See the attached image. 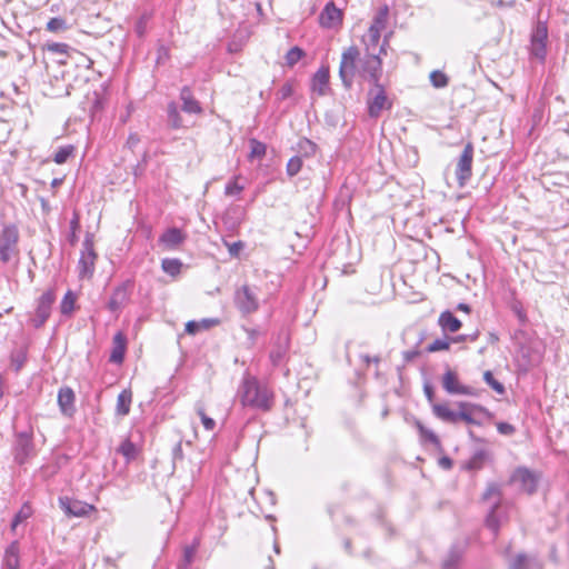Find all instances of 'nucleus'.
Segmentation results:
<instances>
[{
	"mask_svg": "<svg viewBox=\"0 0 569 569\" xmlns=\"http://www.w3.org/2000/svg\"><path fill=\"white\" fill-rule=\"evenodd\" d=\"M442 387L450 395H475L472 388L461 385L457 373L450 369H448L442 377Z\"/></svg>",
	"mask_w": 569,
	"mask_h": 569,
	"instance_id": "2eb2a0df",
	"label": "nucleus"
},
{
	"mask_svg": "<svg viewBox=\"0 0 569 569\" xmlns=\"http://www.w3.org/2000/svg\"><path fill=\"white\" fill-rule=\"evenodd\" d=\"M473 151L472 143L468 142L458 159L456 178L460 187H465L472 176Z\"/></svg>",
	"mask_w": 569,
	"mask_h": 569,
	"instance_id": "9b49d317",
	"label": "nucleus"
},
{
	"mask_svg": "<svg viewBox=\"0 0 569 569\" xmlns=\"http://www.w3.org/2000/svg\"><path fill=\"white\" fill-rule=\"evenodd\" d=\"M12 452L14 461L20 466L34 456L32 430L16 432Z\"/></svg>",
	"mask_w": 569,
	"mask_h": 569,
	"instance_id": "423d86ee",
	"label": "nucleus"
},
{
	"mask_svg": "<svg viewBox=\"0 0 569 569\" xmlns=\"http://www.w3.org/2000/svg\"><path fill=\"white\" fill-rule=\"evenodd\" d=\"M483 380L488 386H490L497 393L503 395L506 392L505 386L495 379L491 371L487 370L483 373Z\"/></svg>",
	"mask_w": 569,
	"mask_h": 569,
	"instance_id": "58836bf2",
	"label": "nucleus"
},
{
	"mask_svg": "<svg viewBox=\"0 0 569 569\" xmlns=\"http://www.w3.org/2000/svg\"><path fill=\"white\" fill-rule=\"evenodd\" d=\"M200 330V322L189 321L186 325V332L189 335H196Z\"/></svg>",
	"mask_w": 569,
	"mask_h": 569,
	"instance_id": "052dcab7",
	"label": "nucleus"
},
{
	"mask_svg": "<svg viewBox=\"0 0 569 569\" xmlns=\"http://www.w3.org/2000/svg\"><path fill=\"white\" fill-rule=\"evenodd\" d=\"M360 359L366 363V366H369L371 362L378 365L381 360L379 356L370 357L369 355H361Z\"/></svg>",
	"mask_w": 569,
	"mask_h": 569,
	"instance_id": "e2e57ef3",
	"label": "nucleus"
},
{
	"mask_svg": "<svg viewBox=\"0 0 569 569\" xmlns=\"http://www.w3.org/2000/svg\"><path fill=\"white\" fill-rule=\"evenodd\" d=\"M497 430L505 436H511L516 431L515 427L508 422H498Z\"/></svg>",
	"mask_w": 569,
	"mask_h": 569,
	"instance_id": "5fc2aeb1",
	"label": "nucleus"
},
{
	"mask_svg": "<svg viewBox=\"0 0 569 569\" xmlns=\"http://www.w3.org/2000/svg\"><path fill=\"white\" fill-rule=\"evenodd\" d=\"M510 481L519 485L522 491L532 495L537 491L539 477L528 468L521 467L515 470Z\"/></svg>",
	"mask_w": 569,
	"mask_h": 569,
	"instance_id": "ddd939ff",
	"label": "nucleus"
},
{
	"mask_svg": "<svg viewBox=\"0 0 569 569\" xmlns=\"http://www.w3.org/2000/svg\"><path fill=\"white\" fill-rule=\"evenodd\" d=\"M43 49L56 54L67 56L69 54L70 50H73L69 44L60 42H48L43 44Z\"/></svg>",
	"mask_w": 569,
	"mask_h": 569,
	"instance_id": "4c0bfd02",
	"label": "nucleus"
},
{
	"mask_svg": "<svg viewBox=\"0 0 569 569\" xmlns=\"http://www.w3.org/2000/svg\"><path fill=\"white\" fill-rule=\"evenodd\" d=\"M512 311L516 313L519 322L521 325H526V322L528 321V318H527V315H526L523 308L521 307V305H519V303L513 305Z\"/></svg>",
	"mask_w": 569,
	"mask_h": 569,
	"instance_id": "6e6d98bb",
	"label": "nucleus"
},
{
	"mask_svg": "<svg viewBox=\"0 0 569 569\" xmlns=\"http://www.w3.org/2000/svg\"><path fill=\"white\" fill-rule=\"evenodd\" d=\"M388 18V7L385 6L381 8L378 13L376 14L372 23L370 27H376L378 31H382L386 27Z\"/></svg>",
	"mask_w": 569,
	"mask_h": 569,
	"instance_id": "ea45409f",
	"label": "nucleus"
},
{
	"mask_svg": "<svg viewBox=\"0 0 569 569\" xmlns=\"http://www.w3.org/2000/svg\"><path fill=\"white\" fill-rule=\"evenodd\" d=\"M56 301V293L53 289H48L44 291L37 301V308L34 312V317L30 319L31 325L39 329L41 328L46 321L49 319L51 315L52 305Z\"/></svg>",
	"mask_w": 569,
	"mask_h": 569,
	"instance_id": "1a4fd4ad",
	"label": "nucleus"
},
{
	"mask_svg": "<svg viewBox=\"0 0 569 569\" xmlns=\"http://www.w3.org/2000/svg\"><path fill=\"white\" fill-rule=\"evenodd\" d=\"M168 122L173 129H180L183 127L182 118L179 113L178 106L176 102H170L167 108Z\"/></svg>",
	"mask_w": 569,
	"mask_h": 569,
	"instance_id": "c85d7f7f",
	"label": "nucleus"
},
{
	"mask_svg": "<svg viewBox=\"0 0 569 569\" xmlns=\"http://www.w3.org/2000/svg\"><path fill=\"white\" fill-rule=\"evenodd\" d=\"M241 403L262 411L272 407V393L253 377H246L239 389Z\"/></svg>",
	"mask_w": 569,
	"mask_h": 569,
	"instance_id": "7ed1b4c3",
	"label": "nucleus"
},
{
	"mask_svg": "<svg viewBox=\"0 0 569 569\" xmlns=\"http://www.w3.org/2000/svg\"><path fill=\"white\" fill-rule=\"evenodd\" d=\"M76 395L74 391L70 387H62L58 392V405L60 411L66 417H72L76 412L74 407Z\"/></svg>",
	"mask_w": 569,
	"mask_h": 569,
	"instance_id": "f3484780",
	"label": "nucleus"
},
{
	"mask_svg": "<svg viewBox=\"0 0 569 569\" xmlns=\"http://www.w3.org/2000/svg\"><path fill=\"white\" fill-rule=\"evenodd\" d=\"M380 36L381 31H378L376 27H369L362 38V42L366 47L362 56L356 46H350L343 50L339 67V77L346 89H351L357 72H365V67L371 59L377 60L380 68H382L381 54H386L387 41L385 40L383 43L380 44Z\"/></svg>",
	"mask_w": 569,
	"mask_h": 569,
	"instance_id": "f257e3e1",
	"label": "nucleus"
},
{
	"mask_svg": "<svg viewBox=\"0 0 569 569\" xmlns=\"http://www.w3.org/2000/svg\"><path fill=\"white\" fill-rule=\"evenodd\" d=\"M433 415L440 420L449 423L458 422V412L452 411L447 405L433 403L432 405Z\"/></svg>",
	"mask_w": 569,
	"mask_h": 569,
	"instance_id": "a878e982",
	"label": "nucleus"
},
{
	"mask_svg": "<svg viewBox=\"0 0 569 569\" xmlns=\"http://www.w3.org/2000/svg\"><path fill=\"white\" fill-rule=\"evenodd\" d=\"M319 19L322 27H336L341 22V11L333 4V2H329L320 13Z\"/></svg>",
	"mask_w": 569,
	"mask_h": 569,
	"instance_id": "6ab92c4d",
	"label": "nucleus"
},
{
	"mask_svg": "<svg viewBox=\"0 0 569 569\" xmlns=\"http://www.w3.org/2000/svg\"><path fill=\"white\" fill-rule=\"evenodd\" d=\"M289 347V336L281 333L278 336L277 341L270 352V360L273 366H278L284 358Z\"/></svg>",
	"mask_w": 569,
	"mask_h": 569,
	"instance_id": "aec40b11",
	"label": "nucleus"
},
{
	"mask_svg": "<svg viewBox=\"0 0 569 569\" xmlns=\"http://www.w3.org/2000/svg\"><path fill=\"white\" fill-rule=\"evenodd\" d=\"M140 143V137L138 133L136 132H132L129 134L128 139H127V142H126V147L130 150H134V148Z\"/></svg>",
	"mask_w": 569,
	"mask_h": 569,
	"instance_id": "4d7b16f0",
	"label": "nucleus"
},
{
	"mask_svg": "<svg viewBox=\"0 0 569 569\" xmlns=\"http://www.w3.org/2000/svg\"><path fill=\"white\" fill-rule=\"evenodd\" d=\"M169 57V50L164 46H160L158 49V59L157 62L160 63L163 59Z\"/></svg>",
	"mask_w": 569,
	"mask_h": 569,
	"instance_id": "69168bd1",
	"label": "nucleus"
},
{
	"mask_svg": "<svg viewBox=\"0 0 569 569\" xmlns=\"http://www.w3.org/2000/svg\"><path fill=\"white\" fill-rule=\"evenodd\" d=\"M305 52L299 47L291 48L286 54V63L289 67L295 66L302 57Z\"/></svg>",
	"mask_w": 569,
	"mask_h": 569,
	"instance_id": "c03bdc74",
	"label": "nucleus"
},
{
	"mask_svg": "<svg viewBox=\"0 0 569 569\" xmlns=\"http://www.w3.org/2000/svg\"><path fill=\"white\" fill-rule=\"evenodd\" d=\"M131 402H132L131 390H129V389L122 390L117 398L116 413L121 417L127 416L130 412Z\"/></svg>",
	"mask_w": 569,
	"mask_h": 569,
	"instance_id": "393cba45",
	"label": "nucleus"
},
{
	"mask_svg": "<svg viewBox=\"0 0 569 569\" xmlns=\"http://www.w3.org/2000/svg\"><path fill=\"white\" fill-rule=\"evenodd\" d=\"M47 30L53 33L64 32L68 29L67 21L63 18H51L47 22Z\"/></svg>",
	"mask_w": 569,
	"mask_h": 569,
	"instance_id": "e433bc0d",
	"label": "nucleus"
},
{
	"mask_svg": "<svg viewBox=\"0 0 569 569\" xmlns=\"http://www.w3.org/2000/svg\"><path fill=\"white\" fill-rule=\"evenodd\" d=\"M19 239V229L13 223L4 224L0 230V261L3 264L18 263L20 258Z\"/></svg>",
	"mask_w": 569,
	"mask_h": 569,
	"instance_id": "39448f33",
	"label": "nucleus"
},
{
	"mask_svg": "<svg viewBox=\"0 0 569 569\" xmlns=\"http://www.w3.org/2000/svg\"><path fill=\"white\" fill-rule=\"evenodd\" d=\"M449 347H450L449 341H447L445 339H436L433 342H431L427 347V350L429 352H437V351H441V350H448Z\"/></svg>",
	"mask_w": 569,
	"mask_h": 569,
	"instance_id": "8fccbe9b",
	"label": "nucleus"
},
{
	"mask_svg": "<svg viewBox=\"0 0 569 569\" xmlns=\"http://www.w3.org/2000/svg\"><path fill=\"white\" fill-rule=\"evenodd\" d=\"M112 345V351L109 360L113 363H121L124 359V352L127 348V339L122 332L114 335Z\"/></svg>",
	"mask_w": 569,
	"mask_h": 569,
	"instance_id": "4be33fe9",
	"label": "nucleus"
},
{
	"mask_svg": "<svg viewBox=\"0 0 569 569\" xmlns=\"http://www.w3.org/2000/svg\"><path fill=\"white\" fill-rule=\"evenodd\" d=\"M244 331L247 332L248 338L251 341V343H254L256 339L260 335L259 330H257V329L246 328Z\"/></svg>",
	"mask_w": 569,
	"mask_h": 569,
	"instance_id": "338daca9",
	"label": "nucleus"
},
{
	"mask_svg": "<svg viewBox=\"0 0 569 569\" xmlns=\"http://www.w3.org/2000/svg\"><path fill=\"white\" fill-rule=\"evenodd\" d=\"M482 500L491 503L490 511L486 518V526L497 536L501 522L506 519L505 510L507 509V506L502 505L500 486L495 482L489 483L482 493Z\"/></svg>",
	"mask_w": 569,
	"mask_h": 569,
	"instance_id": "20e7f679",
	"label": "nucleus"
},
{
	"mask_svg": "<svg viewBox=\"0 0 569 569\" xmlns=\"http://www.w3.org/2000/svg\"><path fill=\"white\" fill-rule=\"evenodd\" d=\"M382 68L377 60L371 59L365 67V72H357L362 79L372 83L367 93V107L370 118L377 119L383 110L392 107L391 100L388 98L385 87L380 83Z\"/></svg>",
	"mask_w": 569,
	"mask_h": 569,
	"instance_id": "f03ea898",
	"label": "nucleus"
},
{
	"mask_svg": "<svg viewBox=\"0 0 569 569\" xmlns=\"http://www.w3.org/2000/svg\"><path fill=\"white\" fill-rule=\"evenodd\" d=\"M234 305L243 316L256 312L259 309L256 288L247 284L238 288L234 292Z\"/></svg>",
	"mask_w": 569,
	"mask_h": 569,
	"instance_id": "6e6552de",
	"label": "nucleus"
},
{
	"mask_svg": "<svg viewBox=\"0 0 569 569\" xmlns=\"http://www.w3.org/2000/svg\"><path fill=\"white\" fill-rule=\"evenodd\" d=\"M486 459V452L485 451H478L476 452L470 460L468 461V468L472 470H478L482 467L483 461Z\"/></svg>",
	"mask_w": 569,
	"mask_h": 569,
	"instance_id": "09e8293b",
	"label": "nucleus"
},
{
	"mask_svg": "<svg viewBox=\"0 0 569 569\" xmlns=\"http://www.w3.org/2000/svg\"><path fill=\"white\" fill-rule=\"evenodd\" d=\"M133 286L134 283L130 279L117 286L110 296L107 308L114 313L121 311L130 301Z\"/></svg>",
	"mask_w": 569,
	"mask_h": 569,
	"instance_id": "9d476101",
	"label": "nucleus"
},
{
	"mask_svg": "<svg viewBox=\"0 0 569 569\" xmlns=\"http://www.w3.org/2000/svg\"><path fill=\"white\" fill-rule=\"evenodd\" d=\"M459 408H460V411H458V421L463 420L465 422H467L469 425H479V422L475 418H472L470 409H478V410L485 411V409L482 407L471 405L468 402H459Z\"/></svg>",
	"mask_w": 569,
	"mask_h": 569,
	"instance_id": "bb28decb",
	"label": "nucleus"
},
{
	"mask_svg": "<svg viewBox=\"0 0 569 569\" xmlns=\"http://www.w3.org/2000/svg\"><path fill=\"white\" fill-rule=\"evenodd\" d=\"M198 542L196 541L194 543H192L191 546H187L184 547L183 549V567L187 569L191 562L193 561L194 559V556H196V552H197V549H198Z\"/></svg>",
	"mask_w": 569,
	"mask_h": 569,
	"instance_id": "49530a36",
	"label": "nucleus"
},
{
	"mask_svg": "<svg viewBox=\"0 0 569 569\" xmlns=\"http://www.w3.org/2000/svg\"><path fill=\"white\" fill-rule=\"evenodd\" d=\"M330 72L329 67H321L312 77V91L319 96H325L329 89Z\"/></svg>",
	"mask_w": 569,
	"mask_h": 569,
	"instance_id": "a211bd4d",
	"label": "nucleus"
},
{
	"mask_svg": "<svg viewBox=\"0 0 569 569\" xmlns=\"http://www.w3.org/2000/svg\"><path fill=\"white\" fill-rule=\"evenodd\" d=\"M416 427H417V429L419 430L420 436H421L425 440H427V441H429L430 443L436 445V446H439V445H440V440H439L438 436H437L433 431H431V430L427 429V428L421 423V421L417 420V421H416Z\"/></svg>",
	"mask_w": 569,
	"mask_h": 569,
	"instance_id": "f704fd0d",
	"label": "nucleus"
},
{
	"mask_svg": "<svg viewBox=\"0 0 569 569\" xmlns=\"http://www.w3.org/2000/svg\"><path fill=\"white\" fill-rule=\"evenodd\" d=\"M117 451L124 457L127 463L134 460L138 456V448L129 438L121 442Z\"/></svg>",
	"mask_w": 569,
	"mask_h": 569,
	"instance_id": "cd10ccee",
	"label": "nucleus"
},
{
	"mask_svg": "<svg viewBox=\"0 0 569 569\" xmlns=\"http://www.w3.org/2000/svg\"><path fill=\"white\" fill-rule=\"evenodd\" d=\"M59 506L69 517H83L89 515L94 509L91 505L78 500H72L68 497H60Z\"/></svg>",
	"mask_w": 569,
	"mask_h": 569,
	"instance_id": "4468645a",
	"label": "nucleus"
},
{
	"mask_svg": "<svg viewBox=\"0 0 569 569\" xmlns=\"http://www.w3.org/2000/svg\"><path fill=\"white\" fill-rule=\"evenodd\" d=\"M147 19V16H142L136 24V31L139 36H143L144 33Z\"/></svg>",
	"mask_w": 569,
	"mask_h": 569,
	"instance_id": "680f3d73",
	"label": "nucleus"
},
{
	"mask_svg": "<svg viewBox=\"0 0 569 569\" xmlns=\"http://www.w3.org/2000/svg\"><path fill=\"white\" fill-rule=\"evenodd\" d=\"M242 248H243V243L241 241H237L231 244H228L229 253L232 257H237Z\"/></svg>",
	"mask_w": 569,
	"mask_h": 569,
	"instance_id": "bf43d9fd",
	"label": "nucleus"
},
{
	"mask_svg": "<svg viewBox=\"0 0 569 569\" xmlns=\"http://www.w3.org/2000/svg\"><path fill=\"white\" fill-rule=\"evenodd\" d=\"M74 303H76V296L73 295L72 291H68L61 303H60V311L62 315L64 316H69L72 313L73 309H74Z\"/></svg>",
	"mask_w": 569,
	"mask_h": 569,
	"instance_id": "72a5a7b5",
	"label": "nucleus"
},
{
	"mask_svg": "<svg viewBox=\"0 0 569 569\" xmlns=\"http://www.w3.org/2000/svg\"><path fill=\"white\" fill-rule=\"evenodd\" d=\"M73 152L74 147L72 144L62 146L53 154V161L57 164H63L73 154Z\"/></svg>",
	"mask_w": 569,
	"mask_h": 569,
	"instance_id": "2f4dec72",
	"label": "nucleus"
},
{
	"mask_svg": "<svg viewBox=\"0 0 569 569\" xmlns=\"http://www.w3.org/2000/svg\"><path fill=\"white\" fill-rule=\"evenodd\" d=\"M439 465L443 469L448 470V469H451V467H452V460L449 457L445 456L439 459Z\"/></svg>",
	"mask_w": 569,
	"mask_h": 569,
	"instance_id": "774afa93",
	"label": "nucleus"
},
{
	"mask_svg": "<svg viewBox=\"0 0 569 569\" xmlns=\"http://www.w3.org/2000/svg\"><path fill=\"white\" fill-rule=\"evenodd\" d=\"M180 99L182 101V110L187 113H201L202 108L198 100L194 99L191 89L184 86L180 90Z\"/></svg>",
	"mask_w": 569,
	"mask_h": 569,
	"instance_id": "412c9836",
	"label": "nucleus"
},
{
	"mask_svg": "<svg viewBox=\"0 0 569 569\" xmlns=\"http://www.w3.org/2000/svg\"><path fill=\"white\" fill-rule=\"evenodd\" d=\"M293 94V81L288 80L277 92V100L283 101Z\"/></svg>",
	"mask_w": 569,
	"mask_h": 569,
	"instance_id": "de8ad7c7",
	"label": "nucleus"
},
{
	"mask_svg": "<svg viewBox=\"0 0 569 569\" xmlns=\"http://www.w3.org/2000/svg\"><path fill=\"white\" fill-rule=\"evenodd\" d=\"M460 558V555L456 551H451L448 559L443 562V569H453Z\"/></svg>",
	"mask_w": 569,
	"mask_h": 569,
	"instance_id": "864d4df0",
	"label": "nucleus"
},
{
	"mask_svg": "<svg viewBox=\"0 0 569 569\" xmlns=\"http://www.w3.org/2000/svg\"><path fill=\"white\" fill-rule=\"evenodd\" d=\"M302 167V159L299 156H295L289 159L287 163V173L289 177H295L299 173Z\"/></svg>",
	"mask_w": 569,
	"mask_h": 569,
	"instance_id": "a18cd8bd",
	"label": "nucleus"
},
{
	"mask_svg": "<svg viewBox=\"0 0 569 569\" xmlns=\"http://www.w3.org/2000/svg\"><path fill=\"white\" fill-rule=\"evenodd\" d=\"M31 513H32L31 508L28 505H23L21 507V509L14 516L12 523H11V529L16 530L18 525L21 523L22 521L27 520L31 516Z\"/></svg>",
	"mask_w": 569,
	"mask_h": 569,
	"instance_id": "79ce46f5",
	"label": "nucleus"
},
{
	"mask_svg": "<svg viewBox=\"0 0 569 569\" xmlns=\"http://www.w3.org/2000/svg\"><path fill=\"white\" fill-rule=\"evenodd\" d=\"M423 391H425V395H426L428 401L432 402L433 398H435L433 387L431 385H429V383H426L423 386Z\"/></svg>",
	"mask_w": 569,
	"mask_h": 569,
	"instance_id": "0e129e2a",
	"label": "nucleus"
},
{
	"mask_svg": "<svg viewBox=\"0 0 569 569\" xmlns=\"http://www.w3.org/2000/svg\"><path fill=\"white\" fill-rule=\"evenodd\" d=\"M547 40V24L545 22L538 21L531 33V54L541 61L546 58Z\"/></svg>",
	"mask_w": 569,
	"mask_h": 569,
	"instance_id": "f8f14e48",
	"label": "nucleus"
},
{
	"mask_svg": "<svg viewBox=\"0 0 569 569\" xmlns=\"http://www.w3.org/2000/svg\"><path fill=\"white\" fill-rule=\"evenodd\" d=\"M196 411L200 417L203 427L209 431L213 430L216 427V421L206 415L204 408L201 403L196 405Z\"/></svg>",
	"mask_w": 569,
	"mask_h": 569,
	"instance_id": "37998d69",
	"label": "nucleus"
},
{
	"mask_svg": "<svg viewBox=\"0 0 569 569\" xmlns=\"http://www.w3.org/2000/svg\"><path fill=\"white\" fill-rule=\"evenodd\" d=\"M438 325L443 331L452 333L459 331L462 326L461 321L449 310L440 313Z\"/></svg>",
	"mask_w": 569,
	"mask_h": 569,
	"instance_id": "5701e85b",
	"label": "nucleus"
},
{
	"mask_svg": "<svg viewBox=\"0 0 569 569\" xmlns=\"http://www.w3.org/2000/svg\"><path fill=\"white\" fill-rule=\"evenodd\" d=\"M509 569H527V558L525 555H518L510 563Z\"/></svg>",
	"mask_w": 569,
	"mask_h": 569,
	"instance_id": "603ef678",
	"label": "nucleus"
},
{
	"mask_svg": "<svg viewBox=\"0 0 569 569\" xmlns=\"http://www.w3.org/2000/svg\"><path fill=\"white\" fill-rule=\"evenodd\" d=\"M430 81L435 88H445L448 86L449 78L442 71L435 70L430 73Z\"/></svg>",
	"mask_w": 569,
	"mask_h": 569,
	"instance_id": "a19ab883",
	"label": "nucleus"
},
{
	"mask_svg": "<svg viewBox=\"0 0 569 569\" xmlns=\"http://www.w3.org/2000/svg\"><path fill=\"white\" fill-rule=\"evenodd\" d=\"M249 143H250V154H249V158L250 159H261L264 157L266 154V151H267V146L257 140V139H250L249 140Z\"/></svg>",
	"mask_w": 569,
	"mask_h": 569,
	"instance_id": "473e14b6",
	"label": "nucleus"
},
{
	"mask_svg": "<svg viewBox=\"0 0 569 569\" xmlns=\"http://www.w3.org/2000/svg\"><path fill=\"white\" fill-rule=\"evenodd\" d=\"M187 239V234L179 228L167 229L159 238V243L168 250H176Z\"/></svg>",
	"mask_w": 569,
	"mask_h": 569,
	"instance_id": "dca6fc26",
	"label": "nucleus"
},
{
	"mask_svg": "<svg viewBox=\"0 0 569 569\" xmlns=\"http://www.w3.org/2000/svg\"><path fill=\"white\" fill-rule=\"evenodd\" d=\"M242 191V187L239 186L237 182H229L227 186H226V189H224V192L228 196H233V194H238Z\"/></svg>",
	"mask_w": 569,
	"mask_h": 569,
	"instance_id": "13d9d810",
	"label": "nucleus"
},
{
	"mask_svg": "<svg viewBox=\"0 0 569 569\" xmlns=\"http://www.w3.org/2000/svg\"><path fill=\"white\" fill-rule=\"evenodd\" d=\"M183 460V451H182V439L180 438L172 449V463L173 467Z\"/></svg>",
	"mask_w": 569,
	"mask_h": 569,
	"instance_id": "3c124183",
	"label": "nucleus"
},
{
	"mask_svg": "<svg viewBox=\"0 0 569 569\" xmlns=\"http://www.w3.org/2000/svg\"><path fill=\"white\" fill-rule=\"evenodd\" d=\"M27 361V350L24 348H20L13 350L10 355L11 367L16 372H19Z\"/></svg>",
	"mask_w": 569,
	"mask_h": 569,
	"instance_id": "c756f323",
	"label": "nucleus"
},
{
	"mask_svg": "<svg viewBox=\"0 0 569 569\" xmlns=\"http://www.w3.org/2000/svg\"><path fill=\"white\" fill-rule=\"evenodd\" d=\"M162 269L166 273L168 274H171V276H176L180 272V269H181V261L178 260V259H163L162 260Z\"/></svg>",
	"mask_w": 569,
	"mask_h": 569,
	"instance_id": "c9c22d12",
	"label": "nucleus"
},
{
	"mask_svg": "<svg viewBox=\"0 0 569 569\" xmlns=\"http://www.w3.org/2000/svg\"><path fill=\"white\" fill-rule=\"evenodd\" d=\"M19 542L12 541L4 551L3 563L7 569H19Z\"/></svg>",
	"mask_w": 569,
	"mask_h": 569,
	"instance_id": "b1692460",
	"label": "nucleus"
},
{
	"mask_svg": "<svg viewBox=\"0 0 569 569\" xmlns=\"http://www.w3.org/2000/svg\"><path fill=\"white\" fill-rule=\"evenodd\" d=\"M97 253L93 248L92 236L87 234L82 242V250L78 262V272L81 279L91 278L94 272Z\"/></svg>",
	"mask_w": 569,
	"mask_h": 569,
	"instance_id": "0eeeda50",
	"label": "nucleus"
},
{
	"mask_svg": "<svg viewBox=\"0 0 569 569\" xmlns=\"http://www.w3.org/2000/svg\"><path fill=\"white\" fill-rule=\"evenodd\" d=\"M297 151L303 157H311L317 151V144L307 138H302L297 143Z\"/></svg>",
	"mask_w": 569,
	"mask_h": 569,
	"instance_id": "7c9ffc66",
	"label": "nucleus"
}]
</instances>
